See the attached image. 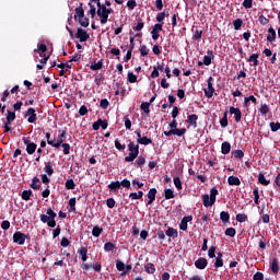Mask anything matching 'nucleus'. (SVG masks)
Instances as JSON below:
<instances>
[{"mask_svg": "<svg viewBox=\"0 0 280 280\" xmlns=\"http://www.w3.org/2000/svg\"><path fill=\"white\" fill-rule=\"evenodd\" d=\"M234 30H240L242 27V20L237 19L233 22Z\"/></svg>", "mask_w": 280, "mask_h": 280, "instance_id": "obj_63", "label": "nucleus"}, {"mask_svg": "<svg viewBox=\"0 0 280 280\" xmlns=\"http://www.w3.org/2000/svg\"><path fill=\"white\" fill-rule=\"evenodd\" d=\"M254 280H264V273L261 272H256L254 275Z\"/></svg>", "mask_w": 280, "mask_h": 280, "instance_id": "obj_64", "label": "nucleus"}, {"mask_svg": "<svg viewBox=\"0 0 280 280\" xmlns=\"http://www.w3.org/2000/svg\"><path fill=\"white\" fill-rule=\"evenodd\" d=\"M31 197H32V190H24L22 192V200H30Z\"/></svg>", "mask_w": 280, "mask_h": 280, "instance_id": "obj_48", "label": "nucleus"}, {"mask_svg": "<svg viewBox=\"0 0 280 280\" xmlns=\"http://www.w3.org/2000/svg\"><path fill=\"white\" fill-rule=\"evenodd\" d=\"M246 220H248V217L246 214H244V213H238L236 215V221L237 222H246Z\"/></svg>", "mask_w": 280, "mask_h": 280, "instance_id": "obj_49", "label": "nucleus"}, {"mask_svg": "<svg viewBox=\"0 0 280 280\" xmlns=\"http://www.w3.org/2000/svg\"><path fill=\"white\" fill-rule=\"evenodd\" d=\"M97 10L96 14L101 19V24L106 25V12L108 8H106V4H102V2L96 3Z\"/></svg>", "mask_w": 280, "mask_h": 280, "instance_id": "obj_4", "label": "nucleus"}, {"mask_svg": "<svg viewBox=\"0 0 280 280\" xmlns=\"http://www.w3.org/2000/svg\"><path fill=\"white\" fill-rule=\"evenodd\" d=\"M65 139H67V131H62L57 138V144H59V148L65 143Z\"/></svg>", "mask_w": 280, "mask_h": 280, "instance_id": "obj_26", "label": "nucleus"}, {"mask_svg": "<svg viewBox=\"0 0 280 280\" xmlns=\"http://www.w3.org/2000/svg\"><path fill=\"white\" fill-rule=\"evenodd\" d=\"M77 38L80 39V43H86V40H89V38H90V35L83 28H78Z\"/></svg>", "mask_w": 280, "mask_h": 280, "instance_id": "obj_9", "label": "nucleus"}, {"mask_svg": "<svg viewBox=\"0 0 280 280\" xmlns=\"http://www.w3.org/2000/svg\"><path fill=\"white\" fill-rule=\"evenodd\" d=\"M104 230L102 229V228H100V225H95L94 228H93V230H92V235L94 236V237H100V235H102V232H103Z\"/></svg>", "mask_w": 280, "mask_h": 280, "instance_id": "obj_28", "label": "nucleus"}, {"mask_svg": "<svg viewBox=\"0 0 280 280\" xmlns=\"http://www.w3.org/2000/svg\"><path fill=\"white\" fill-rule=\"evenodd\" d=\"M270 129L272 132H277V130H280V122H270Z\"/></svg>", "mask_w": 280, "mask_h": 280, "instance_id": "obj_54", "label": "nucleus"}, {"mask_svg": "<svg viewBox=\"0 0 280 280\" xmlns=\"http://www.w3.org/2000/svg\"><path fill=\"white\" fill-rule=\"evenodd\" d=\"M22 141L26 145L27 154H34V152H36V148H38V145L36 143L32 142L31 139L23 137Z\"/></svg>", "mask_w": 280, "mask_h": 280, "instance_id": "obj_6", "label": "nucleus"}, {"mask_svg": "<svg viewBox=\"0 0 280 280\" xmlns=\"http://www.w3.org/2000/svg\"><path fill=\"white\" fill-rule=\"evenodd\" d=\"M174 190H172L171 188H167L164 190V198L165 200H172V198H174Z\"/></svg>", "mask_w": 280, "mask_h": 280, "instance_id": "obj_30", "label": "nucleus"}, {"mask_svg": "<svg viewBox=\"0 0 280 280\" xmlns=\"http://www.w3.org/2000/svg\"><path fill=\"white\" fill-rule=\"evenodd\" d=\"M231 115H234L235 121L238 124V121H242V110L240 108L230 107Z\"/></svg>", "mask_w": 280, "mask_h": 280, "instance_id": "obj_13", "label": "nucleus"}, {"mask_svg": "<svg viewBox=\"0 0 280 280\" xmlns=\"http://www.w3.org/2000/svg\"><path fill=\"white\" fill-rule=\"evenodd\" d=\"M77 16L82 18L84 16V9L82 8V3L80 4V7H78L75 10H74Z\"/></svg>", "mask_w": 280, "mask_h": 280, "instance_id": "obj_46", "label": "nucleus"}, {"mask_svg": "<svg viewBox=\"0 0 280 280\" xmlns=\"http://www.w3.org/2000/svg\"><path fill=\"white\" fill-rule=\"evenodd\" d=\"M221 152L222 154H229V152H231V143L230 142H223L221 144Z\"/></svg>", "mask_w": 280, "mask_h": 280, "instance_id": "obj_18", "label": "nucleus"}, {"mask_svg": "<svg viewBox=\"0 0 280 280\" xmlns=\"http://www.w3.org/2000/svg\"><path fill=\"white\" fill-rule=\"evenodd\" d=\"M223 266H224V261L222 260V254H218V257L215 258L214 267L222 268Z\"/></svg>", "mask_w": 280, "mask_h": 280, "instance_id": "obj_29", "label": "nucleus"}, {"mask_svg": "<svg viewBox=\"0 0 280 280\" xmlns=\"http://www.w3.org/2000/svg\"><path fill=\"white\" fill-rule=\"evenodd\" d=\"M136 135L138 137L137 141L140 143V145H150V143H152V139L148 137H141V130H137Z\"/></svg>", "mask_w": 280, "mask_h": 280, "instance_id": "obj_7", "label": "nucleus"}, {"mask_svg": "<svg viewBox=\"0 0 280 280\" xmlns=\"http://www.w3.org/2000/svg\"><path fill=\"white\" fill-rule=\"evenodd\" d=\"M163 31V24H155L151 31L153 40H159V32Z\"/></svg>", "mask_w": 280, "mask_h": 280, "instance_id": "obj_12", "label": "nucleus"}, {"mask_svg": "<svg viewBox=\"0 0 280 280\" xmlns=\"http://www.w3.org/2000/svg\"><path fill=\"white\" fill-rule=\"evenodd\" d=\"M207 264L208 261L206 260V258H198L196 261H195V266L196 268H198V270H205V268H207Z\"/></svg>", "mask_w": 280, "mask_h": 280, "instance_id": "obj_15", "label": "nucleus"}, {"mask_svg": "<svg viewBox=\"0 0 280 280\" xmlns=\"http://www.w3.org/2000/svg\"><path fill=\"white\" fill-rule=\"evenodd\" d=\"M128 82L135 84V82H137V75L132 72H128Z\"/></svg>", "mask_w": 280, "mask_h": 280, "instance_id": "obj_52", "label": "nucleus"}, {"mask_svg": "<svg viewBox=\"0 0 280 280\" xmlns=\"http://www.w3.org/2000/svg\"><path fill=\"white\" fill-rule=\"evenodd\" d=\"M129 156L125 158L126 163H132L135 159L139 156V144H136L135 142H129Z\"/></svg>", "mask_w": 280, "mask_h": 280, "instance_id": "obj_2", "label": "nucleus"}, {"mask_svg": "<svg viewBox=\"0 0 280 280\" xmlns=\"http://www.w3.org/2000/svg\"><path fill=\"white\" fill-rule=\"evenodd\" d=\"M149 51H150V50L148 49V47H147L145 45H143V46L140 47V54H141V56H148Z\"/></svg>", "mask_w": 280, "mask_h": 280, "instance_id": "obj_60", "label": "nucleus"}, {"mask_svg": "<svg viewBox=\"0 0 280 280\" xmlns=\"http://www.w3.org/2000/svg\"><path fill=\"white\" fill-rule=\"evenodd\" d=\"M79 23L82 27H89V18H85L84 15L79 18Z\"/></svg>", "mask_w": 280, "mask_h": 280, "instance_id": "obj_38", "label": "nucleus"}, {"mask_svg": "<svg viewBox=\"0 0 280 280\" xmlns=\"http://www.w3.org/2000/svg\"><path fill=\"white\" fill-rule=\"evenodd\" d=\"M56 212L51 208H48L46 214L40 215V222L47 224L50 229H56Z\"/></svg>", "mask_w": 280, "mask_h": 280, "instance_id": "obj_1", "label": "nucleus"}, {"mask_svg": "<svg viewBox=\"0 0 280 280\" xmlns=\"http://www.w3.org/2000/svg\"><path fill=\"white\" fill-rule=\"evenodd\" d=\"M270 268H271L273 275H277L279 272V262L277 261V258H275L271 261Z\"/></svg>", "mask_w": 280, "mask_h": 280, "instance_id": "obj_25", "label": "nucleus"}, {"mask_svg": "<svg viewBox=\"0 0 280 280\" xmlns=\"http://www.w3.org/2000/svg\"><path fill=\"white\" fill-rule=\"evenodd\" d=\"M106 205H107L108 209H114L115 208V199L108 198L106 201Z\"/></svg>", "mask_w": 280, "mask_h": 280, "instance_id": "obj_59", "label": "nucleus"}, {"mask_svg": "<svg viewBox=\"0 0 280 280\" xmlns=\"http://www.w3.org/2000/svg\"><path fill=\"white\" fill-rule=\"evenodd\" d=\"M213 78L209 77L208 79V89H205L206 97H211L213 93H215V89H213Z\"/></svg>", "mask_w": 280, "mask_h": 280, "instance_id": "obj_8", "label": "nucleus"}, {"mask_svg": "<svg viewBox=\"0 0 280 280\" xmlns=\"http://www.w3.org/2000/svg\"><path fill=\"white\" fill-rule=\"evenodd\" d=\"M228 183H229V185H236V186L242 185V182L240 180V177H235V176H230L228 178Z\"/></svg>", "mask_w": 280, "mask_h": 280, "instance_id": "obj_20", "label": "nucleus"}, {"mask_svg": "<svg viewBox=\"0 0 280 280\" xmlns=\"http://www.w3.org/2000/svg\"><path fill=\"white\" fill-rule=\"evenodd\" d=\"M104 250H105L106 253H110V252L115 250V244H113V243H110V242L106 243V244L104 245Z\"/></svg>", "mask_w": 280, "mask_h": 280, "instance_id": "obj_41", "label": "nucleus"}, {"mask_svg": "<svg viewBox=\"0 0 280 280\" xmlns=\"http://www.w3.org/2000/svg\"><path fill=\"white\" fill-rule=\"evenodd\" d=\"M174 185H175L176 189H183V183L180 182V177L174 178Z\"/></svg>", "mask_w": 280, "mask_h": 280, "instance_id": "obj_53", "label": "nucleus"}, {"mask_svg": "<svg viewBox=\"0 0 280 280\" xmlns=\"http://www.w3.org/2000/svg\"><path fill=\"white\" fill-rule=\"evenodd\" d=\"M26 116L28 124H36V109H34L33 107L28 108L26 112Z\"/></svg>", "mask_w": 280, "mask_h": 280, "instance_id": "obj_11", "label": "nucleus"}, {"mask_svg": "<svg viewBox=\"0 0 280 280\" xmlns=\"http://www.w3.org/2000/svg\"><path fill=\"white\" fill-rule=\"evenodd\" d=\"M141 110H143V113H145L147 115L150 114V103L148 102H143L140 105Z\"/></svg>", "mask_w": 280, "mask_h": 280, "instance_id": "obj_35", "label": "nucleus"}, {"mask_svg": "<svg viewBox=\"0 0 280 280\" xmlns=\"http://www.w3.org/2000/svg\"><path fill=\"white\" fill-rule=\"evenodd\" d=\"M185 132H187V129L182 128V129H174L173 130V135H176V137H183V135H185Z\"/></svg>", "mask_w": 280, "mask_h": 280, "instance_id": "obj_44", "label": "nucleus"}, {"mask_svg": "<svg viewBox=\"0 0 280 280\" xmlns=\"http://www.w3.org/2000/svg\"><path fill=\"white\" fill-rule=\"evenodd\" d=\"M228 113L225 112L222 119L220 120V126L222 128H226V126H229V118H228Z\"/></svg>", "mask_w": 280, "mask_h": 280, "instance_id": "obj_32", "label": "nucleus"}, {"mask_svg": "<svg viewBox=\"0 0 280 280\" xmlns=\"http://www.w3.org/2000/svg\"><path fill=\"white\" fill-rule=\"evenodd\" d=\"M220 218H221L222 222H229V220H231V215L226 211H222L220 213Z\"/></svg>", "mask_w": 280, "mask_h": 280, "instance_id": "obj_40", "label": "nucleus"}, {"mask_svg": "<svg viewBox=\"0 0 280 280\" xmlns=\"http://www.w3.org/2000/svg\"><path fill=\"white\" fill-rule=\"evenodd\" d=\"M16 119V114L14 112L8 110L7 121L8 124H12Z\"/></svg>", "mask_w": 280, "mask_h": 280, "instance_id": "obj_36", "label": "nucleus"}, {"mask_svg": "<svg viewBox=\"0 0 280 280\" xmlns=\"http://www.w3.org/2000/svg\"><path fill=\"white\" fill-rule=\"evenodd\" d=\"M268 32H269V35L267 36V40L269 43H275L277 40V32L272 27H270Z\"/></svg>", "mask_w": 280, "mask_h": 280, "instance_id": "obj_16", "label": "nucleus"}, {"mask_svg": "<svg viewBox=\"0 0 280 280\" xmlns=\"http://www.w3.org/2000/svg\"><path fill=\"white\" fill-rule=\"evenodd\" d=\"M44 171L46 174H48V176H51V174H54V167H51L50 164H46Z\"/></svg>", "mask_w": 280, "mask_h": 280, "instance_id": "obj_55", "label": "nucleus"}, {"mask_svg": "<svg viewBox=\"0 0 280 280\" xmlns=\"http://www.w3.org/2000/svg\"><path fill=\"white\" fill-rule=\"evenodd\" d=\"M187 124H190V126H196V122L198 121V115L191 114L187 118Z\"/></svg>", "mask_w": 280, "mask_h": 280, "instance_id": "obj_21", "label": "nucleus"}, {"mask_svg": "<svg viewBox=\"0 0 280 280\" xmlns=\"http://www.w3.org/2000/svg\"><path fill=\"white\" fill-rule=\"evenodd\" d=\"M215 196H218V188L213 187L210 190V196L203 195V207H213L215 205Z\"/></svg>", "mask_w": 280, "mask_h": 280, "instance_id": "obj_3", "label": "nucleus"}, {"mask_svg": "<svg viewBox=\"0 0 280 280\" xmlns=\"http://www.w3.org/2000/svg\"><path fill=\"white\" fill-rule=\"evenodd\" d=\"M235 233H236L235 228H228L225 230V235H228L229 237H235Z\"/></svg>", "mask_w": 280, "mask_h": 280, "instance_id": "obj_47", "label": "nucleus"}, {"mask_svg": "<svg viewBox=\"0 0 280 280\" xmlns=\"http://www.w3.org/2000/svg\"><path fill=\"white\" fill-rule=\"evenodd\" d=\"M89 14L91 15V19H95V14H97V9L93 4V2H89Z\"/></svg>", "mask_w": 280, "mask_h": 280, "instance_id": "obj_24", "label": "nucleus"}, {"mask_svg": "<svg viewBox=\"0 0 280 280\" xmlns=\"http://www.w3.org/2000/svg\"><path fill=\"white\" fill-rule=\"evenodd\" d=\"M211 60H213V51L208 50L207 55L203 57V62L199 61L198 65L199 67H202V65H206V67H209V65H211Z\"/></svg>", "mask_w": 280, "mask_h": 280, "instance_id": "obj_10", "label": "nucleus"}, {"mask_svg": "<svg viewBox=\"0 0 280 280\" xmlns=\"http://www.w3.org/2000/svg\"><path fill=\"white\" fill-rule=\"evenodd\" d=\"M129 198H131V200H141V198H143V191L130 192Z\"/></svg>", "mask_w": 280, "mask_h": 280, "instance_id": "obj_23", "label": "nucleus"}, {"mask_svg": "<svg viewBox=\"0 0 280 280\" xmlns=\"http://www.w3.org/2000/svg\"><path fill=\"white\" fill-rule=\"evenodd\" d=\"M194 218L191 215L184 217L179 223L180 231H187V223L191 222Z\"/></svg>", "mask_w": 280, "mask_h": 280, "instance_id": "obj_14", "label": "nucleus"}, {"mask_svg": "<svg viewBox=\"0 0 280 280\" xmlns=\"http://www.w3.org/2000/svg\"><path fill=\"white\" fill-rule=\"evenodd\" d=\"M108 189H110L112 191H117L118 189H121V184L120 182H112L108 185Z\"/></svg>", "mask_w": 280, "mask_h": 280, "instance_id": "obj_22", "label": "nucleus"}, {"mask_svg": "<svg viewBox=\"0 0 280 280\" xmlns=\"http://www.w3.org/2000/svg\"><path fill=\"white\" fill-rule=\"evenodd\" d=\"M147 196L149 200H156V188H151Z\"/></svg>", "mask_w": 280, "mask_h": 280, "instance_id": "obj_37", "label": "nucleus"}, {"mask_svg": "<svg viewBox=\"0 0 280 280\" xmlns=\"http://www.w3.org/2000/svg\"><path fill=\"white\" fill-rule=\"evenodd\" d=\"M248 62H254V67H257V66L259 65V55L253 54V55L248 58Z\"/></svg>", "mask_w": 280, "mask_h": 280, "instance_id": "obj_31", "label": "nucleus"}, {"mask_svg": "<svg viewBox=\"0 0 280 280\" xmlns=\"http://www.w3.org/2000/svg\"><path fill=\"white\" fill-rule=\"evenodd\" d=\"M258 183H260V185H270V179H266V176H264V174H259Z\"/></svg>", "mask_w": 280, "mask_h": 280, "instance_id": "obj_34", "label": "nucleus"}, {"mask_svg": "<svg viewBox=\"0 0 280 280\" xmlns=\"http://www.w3.org/2000/svg\"><path fill=\"white\" fill-rule=\"evenodd\" d=\"M30 237V235L24 234L23 232H15L13 234V242L14 244H19L20 246H23L25 244V241Z\"/></svg>", "mask_w": 280, "mask_h": 280, "instance_id": "obj_5", "label": "nucleus"}, {"mask_svg": "<svg viewBox=\"0 0 280 280\" xmlns=\"http://www.w3.org/2000/svg\"><path fill=\"white\" fill-rule=\"evenodd\" d=\"M78 253L82 259V261H86L89 259V257L86 256L89 250L86 249V247H81L78 249Z\"/></svg>", "mask_w": 280, "mask_h": 280, "instance_id": "obj_17", "label": "nucleus"}, {"mask_svg": "<svg viewBox=\"0 0 280 280\" xmlns=\"http://www.w3.org/2000/svg\"><path fill=\"white\" fill-rule=\"evenodd\" d=\"M259 248H261V250L266 249V238L264 236L259 238Z\"/></svg>", "mask_w": 280, "mask_h": 280, "instance_id": "obj_61", "label": "nucleus"}, {"mask_svg": "<svg viewBox=\"0 0 280 280\" xmlns=\"http://www.w3.org/2000/svg\"><path fill=\"white\" fill-rule=\"evenodd\" d=\"M144 270H145V272H148L149 275H154V272H156V268H154V264H152V262H148V264L144 266Z\"/></svg>", "mask_w": 280, "mask_h": 280, "instance_id": "obj_19", "label": "nucleus"}, {"mask_svg": "<svg viewBox=\"0 0 280 280\" xmlns=\"http://www.w3.org/2000/svg\"><path fill=\"white\" fill-rule=\"evenodd\" d=\"M167 237H178V231L174 228H168L166 231Z\"/></svg>", "mask_w": 280, "mask_h": 280, "instance_id": "obj_27", "label": "nucleus"}, {"mask_svg": "<svg viewBox=\"0 0 280 280\" xmlns=\"http://www.w3.org/2000/svg\"><path fill=\"white\" fill-rule=\"evenodd\" d=\"M253 194H254V202H255V205H259V189L255 188L253 190Z\"/></svg>", "mask_w": 280, "mask_h": 280, "instance_id": "obj_50", "label": "nucleus"}, {"mask_svg": "<svg viewBox=\"0 0 280 280\" xmlns=\"http://www.w3.org/2000/svg\"><path fill=\"white\" fill-rule=\"evenodd\" d=\"M36 54H38V51H42L39 54V56H43V54H45V51H47V46L45 44H40L38 45V48L34 50Z\"/></svg>", "mask_w": 280, "mask_h": 280, "instance_id": "obj_42", "label": "nucleus"}, {"mask_svg": "<svg viewBox=\"0 0 280 280\" xmlns=\"http://www.w3.org/2000/svg\"><path fill=\"white\" fill-rule=\"evenodd\" d=\"M66 187L68 189H75V182H73V179H67Z\"/></svg>", "mask_w": 280, "mask_h": 280, "instance_id": "obj_51", "label": "nucleus"}, {"mask_svg": "<svg viewBox=\"0 0 280 280\" xmlns=\"http://www.w3.org/2000/svg\"><path fill=\"white\" fill-rule=\"evenodd\" d=\"M234 159H244V151L242 150L234 151Z\"/></svg>", "mask_w": 280, "mask_h": 280, "instance_id": "obj_57", "label": "nucleus"}, {"mask_svg": "<svg viewBox=\"0 0 280 280\" xmlns=\"http://www.w3.org/2000/svg\"><path fill=\"white\" fill-rule=\"evenodd\" d=\"M130 180H128V179H122L121 182H120V187H125V189H130Z\"/></svg>", "mask_w": 280, "mask_h": 280, "instance_id": "obj_56", "label": "nucleus"}, {"mask_svg": "<svg viewBox=\"0 0 280 280\" xmlns=\"http://www.w3.org/2000/svg\"><path fill=\"white\" fill-rule=\"evenodd\" d=\"M249 102H253V104H257V98L254 95H250L249 97H245L244 100L245 106H248Z\"/></svg>", "mask_w": 280, "mask_h": 280, "instance_id": "obj_43", "label": "nucleus"}, {"mask_svg": "<svg viewBox=\"0 0 280 280\" xmlns=\"http://www.w3.org/2000/svg\"><path fill=\"white\" fill-rule=\"evenodd\" d=\"M70 211H75V198L69 200Z\"/></svg>", "mask_w": 280, "mask_h": 280, "instance_id": "obj_62", "label": "nucleus"}, {"mask_svg": "<svg viewBox=\"0 0 280 280\" xmlns=\"http://www.w3.org/2000/svg\"><path fill=\"white\" fill-rule=\"evenodd\" d=\"M259 113L260 115H268V113H270V108L267 104H262L259 108Z\"/></svg>", "mask_w": 280, "mask_h": 280, "instance_id": "obj_39", "label": "nucleus"}, {"mask_svg": "<svg viewBox=\"0 0 280 280\" xmlns=\"http://www.w3.org/2000/svg\"><path fill=\"white\" fill-rule=\"evenodd\" d=\"M38 183H40V179L38 177H33L31 184L32 189H40V185H38Z\"/></svg>", "mask_w": 280, "mask_h": 280, "instance_id": "obj_33", "label": "nucleus"}, {"mask_svg": "<svg viewBox=\"0 0 280 280\" xmlns=\"http://www.w3.org/2000/svg\"><path fill=\"white\" fill-rule=\"evenodd\" d=\"M61 147L63 148V154H69L71 151V145L69 143H63Z\"/></svg>", "mask_w": 280, "mask_h": 280, "instance_id": "obj_58", "label": "nucleus"}, {"mask_svg": "<svg viewBox=\"0 0 280 280\" xmlns=\"http://www.w3.org/2000/svg\"><path fill=\"white\" fill-rule=\"evenodd\" d=\"M116 268H117V270H119V272H122V270H126V264H124V261H121V260H117Z\"/></svg>", "mask_w": 280, "mask_h": 280, "instance_id": "obj_45", "label": "nucleus"}]
</instances>
